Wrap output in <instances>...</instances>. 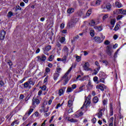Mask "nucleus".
I'll return each instance as SVG.
<instances>
[{"instance_id": "1", "label": "nucleus", "mask_w": 126, "mask_h": 126, "mask_svg": "<svg viewBox=\"0 0 126 126\" xmlns=\"http://www.w3.org/2000/svg\"><path fill=\"white\" fill-rule=\"evenodd\" d=\"M72 67H73V65L70 67L66 73L62 77L61 79L58 82V83H60L61 81H63V85H66V84H67V82H68V81L70 79V78L68 77V74H69V72L71 71Z\"/></svg>"}, {"instance_id": "2", "label": "nucleus", "mask_w": 126, "mask_h": 126, "mask_svg": "<svg viewBox=\"0 0 126 126\" xmlns=\"http://www.w3.org/2000/svg\"><path fill=\"white\" fill-rule=\"evenodd\" d=\"M90 104H91V99H90V96L89 95L86 98L85 103H84L81 109H83L84 107H85V108H88Z\"/></svg>"}, {"instance_id": "3", "label": "nucleus", "mask_w": 126, "mask_h": 126, "mask_svg": "<svg viewBox=\"0 0 126 126\" xmlns=\"http://www.w3.org/2000/svg\"><path fill=\"white\" fill-rule=\"evenodd\" d=\"M77 21H78V19L77 18H75L71 19L70 22L68 24V27H69V28H72V27H74V25H75Z\"/></svg>"}, {"instance_id": "4", "label": "nucleus", "mask_w": 126, "mask_h": 126, "mask_svg": "<svg viewBox=\"0 0 126 126\" xmlns=\"http://www.w3.org/2000/svg\"><path fill=\"white\" fill-rule=\"evenodd\" d=\"M40 104V100L38 98L33 97L32 99V105L33 108H35L36 105Z\"/></svg>"}, {"instance_id": "5", "label": "nucleus", "mask_w": 126, "mask_h": 126, "mask_svg": "<svg viewBox=\"0 0 126 126\" xmlns=\"http://www.w3.org/2000/svg\"><path fill=\"white\" fill-rule=\"evenodd\" d=\"M52 49V46L51 45H48L45 47V48H43V53L45 54V55H48L49 54H48V52L50 51Z\"/></svg>"}, {"instance_id": "6", "label": "nucleus", "mask_w": 126, "mask_h": 126, "mask_svg": "<svg viewBox=\"0 0 126 126\" xmlns=\"http://www.w3.org/2000/svg\"><path fill=\"white\" fill-rule=\"evenodd\" d=\"M114 51L112 49V48L110 47L109 46H107L106 47V53L108 56H112V54Z\"/></svg>"}, {"instance_id": "7", "label": "nucleus", "mask_w": 126, "mask_h": 126, "mask_svg": "<svg viewBox=\"0 0 126 126\" xmlns=\"http://www.w3.org/2000/svg\"><path fill=\"white\" fill-rule=\"evenodd\" d=\"M37 58L38 62H45L47 57L46 56L42 55L41 56H37Z\"/></svg>"}, {"instance_id": "8", "label": "nucleus", "mask_w": 126, "mask_h": 126, "mask_svg": "<svg viewBox=\"0 0 126 126\" xmlns=\"http://www.w3.org/2000/svg\"><path fill=\"white\" fill-rule=\"evenodd\" d=\"M96 89H100L101 91H104V89H107V87L102 84V85L96 86Z\"/></svg>"}, {"instance_id": "9", "label": "nucleus", "mask_w": 126, "mask_h": 126, "mask_svg": "<svg viewBox=\"0 0 126 126\" xmlns=\"http://www.w3.org/2000/svg\"><path fill=\"white\" fill-rule=\"evenodd\" d=\"M5 32L4 31H0V40H3L4 37H5Z\"/></svg>"}, {"instance_id": "10", "label": "nucleus", "mask_w": 126, "mask_h": 126, "mask_svg": "<svg viewBox=\"0 0 126 126\" xmlns=\"http://www.w3.org/2000/svg\"><path fill=\"white\" fill-rule=\"evenodd\" d=\"M84 68L85 70L88 71L89 70H91V68H89V63L87 62L85 63Z\"/></svg>"}, {"instance_id": "11", "label": "nucleus", "mask_w": 126, "mask_h": 126, "mask_svg": "<svg viewBox=\"0 0 126 126\" xmlns=\"http://www.w3.org/2000/svg\"><path fill=\"white\" fill-rule=\"evenodd\" d=\"M66 119L67 120V121L70 123H77L78 122V120L73 118L70 119V117H66Z\"/></svg>"}, {"instance_id": "12", "label": "nucleus", "mask_w": 126, "mask_h": 126, "mask_svg": "<svg viewBox=\"0 0 126 126\" xmlns=\"http://www.w3.org/2000/svg\"><path fill=\"white\" fill-rule=\"evenodd\" d=\"M94 40L95 41V42H96V43H102L103 42V40L101 39V38L99 36H95L94 37Z\"/></svg>"}, {"instance_id": "13", "label": "nucleus", "mask_w": 126, "mask_h": 126, "mask_svg": "<svg viewBox=\"0 0 126 126\" xmlns=\"http://www.w3.org/2000/svg\"><path fill=\"white\" fill-rule=\"evenodd\" d=\"M123 9H117L113 11V14L118 15V14H121V11Z\"/></svg>"}, {"instance_id": "14", "label": "nucleus", "mask_w": 126, "mask_h": 126, "mask_svg": "<svg viewBox=\"0 0 126 126\" xmlns=\"http://www.w3.org/2000/svg\"><path fill=\"white\" fill-rule=\"evenodd\" d=\"M65 88H63L59 90V93H58L59 96H62V95H63V94L64 93V91H65Z\"/></svg>"}, {"instance_id": "15", "label": "nucleus", "mask_w": 126, "mask_h": 126, "mask_svg": "<svg viewBox=\"0 0 126 126\" xmlns=\"http://www.w3.org/2000/svg\"><path fill=\"white\" fill-rule=\"evenodd\" d=\"M92 11V9H89V10H88L86 14V15L85 14V15L83 16V18H86L88 17V16H90Z\"/></svg>"}, {"instance_id": "16", "label": "nucleus", "mask_w": 126, "mask_h": 126, "mask_svg": "<svg viewBox=\"0 0 126 126\" xmlns=\"http://www.w3.org/2000/svg\"><path fill=\"white\" fill-rule=\"evenodd\" d=\"M103 109H100L99 111V112L96 114V116H97L98 119H100L101 117H103V112H102Z\"/></svg>"}, {"instance_id": "17", "label": "nucleus", "mask_w": 126, "mask_h": 126, "mask_svg": "<svg viewBox=\"0 0 126 126\" xmlns=\"http://www.w3.org/2000/svg\"><path fill=\"white\" fill-rule=\"evenodd\" d=\"M115 5H116V7H118V8H121L123 7V4H122V3H121L119 1H116L115 2Z\"/></svg>"}, {"instance_id": "18", "label": "nucleus", "mask_w": 126, "mask_h": 126, "mask_svg": "<svg viewBox=\"0 0 126 126\" xmlns=\"http://www.w3.org/2000/svg\"><path fill=\"white\" fill-rule=\"evenodd\" d=\"M114 115V111L113 110V104L112 103L110 105V116Z\"/></svg>"}, {"instance_id": "19", "label": "nucleus", "mask_w": 126, "mask_h": 126, "mask_svg": "<svg viewBox=\"0 0 126 126\" xmlns=\"http://www.w3.org/2000/svg\"><path fill=\"white\" fill-rule=\"evenodd\" d=\"M63 52L65 53V55H68V48L66 46H64Z\"/></svg>"}, {"instance_id": "20", "label": "nucleus", "mask_w": 126, "mask_h": 126, "mask_svg": "<svg viewBox=\"0 0 126 126\" xmlns=\"http://www.w3.org/2000/svg\"><path fill=\"white\" fill-rule=\"evenodd\" d=\"M67 12L69 14H71V13H73V12H74V8H69L67 9Z\"/></svg>"}, {"instance_id": "21", "label": "nucleus", "mask_w": 126, "mask_h": 126, "mask_svg": "<svg viewBox=\"0 0 126 126\" xmlns=\"http://www.w3.org/2000/svg\"><path fill=\"white\" fill-rule=\"evenodd\" d=\"M23 86H24V89H27L28 87H29V88H31V86H29V83H28V82H27L24 83Z\"/></svg>"}, {"instance_id": "22", "label": "nucleus", "mask_w": 126, "mask_h": 126, "mask_svg": "<svg viewBox=\"0 0 126 126\" xmlns=\"http://www.w3.org/2000/svg\"><path fill=\"white\" fill-rule=\"evenodd\" d=\"M33 111H34V109L33 108L30 109L29 111L26 113V116H28V117H29L31 115V114L32 113Z\"/></svg>"}, {"instance_id": "23", "label": "nucleus", "mask_w": 126, "mask_h": 126, "mask_svg": "<svg viewBox=\"0 0 126 126\" xmlns=\"http://www.w3.org/2000/svg\"><path fill=\"white\" fill-rule=\"evenodd\" d=\"M67 55H65L62 58V62L63 63H66V59H67Z\"/></svg>"}, {"instance_id": "24", "label": "nucleus", "mask_w": 126, "mask_h": 126, "mask_svg": "<svg viewBox=\"0 0 126 126\" xmlns=\"http://www.w3.org/2000/svg\"><path fill=\"white\" fill-rule=\"evenodd\" d=\"M73 99H70L68 101V107H71L72 106H73Z\"/></svg>"}, {"instance_id": "25", "label": "nucleus", "mask_w": 126, "mask_h": 126, "mask_svg": "<svg viewBox=\"0 0 126 126\" xmlns=\"http://www.w3.org/2000/svg\"><path fill=\"white\" fill-rule=\"evenodd\" d=\"M28 82L29 83V84H30V85H32V86L35 85V82L32 81V78L29 79Z\"/></svg>"}, {"instance_id": "26", "label": "nucleus", "mask_w": 126, "mask_h": 126, "mask_svg": "<svg viewBox=\"0 0 126 126\" xmlns=\"http://www.w3.org/2000/svg\"><path fill=\"white\" fill-rule=\"evenodd\" d=\"M56 71L57 73H61V72H62V68L61 67V66H60V65L57 66V68H56Z\"/></svg>"}, {"instance_id": "27", "label": "nucleus", "mask_w": 126, "mask_h": 126, "mask_svg": "<svg viewBox=\"0 0 126 126\" xmlns=\"http://www.w3.org/2000/svg\"><path fill=\"white\" fill-rule=\"evenodd\" d=\"M77 13L79 16H82L83 18V16L85 15L84 12H82V11H79L77 12Z\"/></svg>"}, {"instance_id": "28", "label": "nucleus", "mask_w": 126, "mask_h": 126, "mask_svg": "<svg viewBox=\"0 0 126 126\" xmlns=\"http://www.w3.org/2000/svg\"><path fill=\"white\" fill-rule=\"evenodd\" d=\"M60 76V74L59 73H55L54 74V80H57L58 77Z\"/></svg>"}, {"instance_id": "29", "label": "nucleus", "mask_w": 126, "mask_h": 126, "mask_svg": "<svg viewBox=\"0 0 126 126\" xmlns=\"http://www.w3.org/2000/svg\"><path fill=\"white\" fill-rule=\"evenodd\" d=\"M93 101L94 104H96V103H98V101H99V99L98 98V97L94 96L93 98Z\"/></svg>"}, {"instance_id": "30", "label": "nucleus", "mask_w": 126, "mask_h": 126, "mask_svg": "<svg viewBox=\"0 0 126 126\" xmlns=\"http://www.w3.org/2000/svg\"><path fill=\"white\" fill-rule=\"evenodd\" d=\"M42 110L43 111L44 113H47L48 111H49V107H47L46 108H45V107L42 106Z\"/></svg>"}, {"instance_id": "31", "label": "nucleus", "mask_w": 126, "mask_h": 126, "mask_svg": "<svg viewBox=\"0 0 126 126\" xmlns=\"http://www.w3.org/2000/svg\"><path fill=\"white\" fill-rule=\"evenodd\" d=\"M106 7L108 10H111V8H112V5L110 3H107L106 5Z\"/></svg>"}, {"instance_id": "32", "label": "nucleus", "mask_w": 126, "mask_h": 126, "mask_svg": "<svg viewBox=\"0 0 126 126\" xmlns=\"http://www.w3.org/2000/svg\"><path fill=\"white\" fill-rule=\"evenodd\" d=\"M94 29H96V30H98V31H102L103 30V29H102L101 26H95L94 27Z\"/></svg>"}, {"instance_id": "33", "label": "nucleus", "mask_w": 126, "mask_h": 126, "mask_svg": "<svg viewBox=\"0 0 126 126\" xmlns=\"http://www.w3.org/2000/svg\"><path fill=\"white\" fill-rule=\"evenodd\" d=\"M89 25H91V26H95V25H96V23L93 20L89 23Z\"/></svg>"}, {"instance_id": "34", "label": "nucleus", "mask_w": 126, "mask_h": 126, "mask_svg": "<svg viewBox=\"0 0 126 126\" xmlns=\"http://www.w3.org/2000/svg\"><path fill=\"white\" fill-rule=\"evenodd\" d=\"M11 16H13V13L12 11H9L7 14L8 18H10Z\"/></svg>"}, {"instance_id": "35", "label": "nucleus", "mask_w": 126, "mask_h": 126, "mask_svg": "<svg viewBox=\"0 0 126 126\" xmlns=\"http://www.w3.org/2000/svg\"><path fill=\"white\" fill-rule=\"evenodd\" d=\"M116 23V20L115 19H111L110 21V24L112 26V27H114L115 26V24Z\"/></svg>"}, {"instance_id": "36", "label": "nucleus", "mask_w": 126, "mask_h": 126, "mask_svg": "<svg viewBox=\"0 0 126 126\" xmlns=\"http://www.w3.org/2000/svg\"><path fill=\"white\" fill-rule=\"evenodd\" d=\"M72 91H73V90L71 87H68L66 90V93H69L70 92H72Z\"/></svg>"}, {"instance_id": "37", "label": "nucleus", "mask_w": 126, "mask_h": 126, "mask_svg": "<svg viewBox=\"0 0 126 126\" xmlns=\"http://www.w3.org/2000/svg\"><path fill=\"white\" fill-rule=\"evenodd\" d=\"M102 1L101 0H97L95 1V5L96 6H98V5H100L101 4V2Z\"/></svg>"}, {"instance_id": "38", "label": "nucleus", "mask_w": 126, "mask_h": 126, "mask_svg": "<svg viewBox=\"0 0 126 126\" xmlns=\"http://www.w3.org/2000/svg\"><path fill=\"white\" fill-rule=\"evenodd\" d=\"M108 17H109V14H106L105 15H104L103 17H102V20L105 21L106 20V19H107V18H108Z\"/></svg>"}, {"instance_id": "39", "label": "nucleus", "mask_w": 126, "mask_h": 126, "mask_svg": "<svg viewBox=\"0 0 126 126\" xmlns=\"http://www.w3.org/2000/svg\"><path fill=\"white\" fill-rule=\"evenodd\" d=\"M40 88L43 91H46L47 90V86H46L45 85L42 86L40 87Z\"/></svg>"}, {"instance_id": "40", "label": "nucleus", "mask_w": 126, "mask_h": 126, "mask_svg": "<svg viewBox=\"0 0 126 126\" xmlns=\"http://www.w3.org/2000/svg\"><path fill=\"white\" fill-rule=\"evenodd\" d=\"M120 28V25H116L114 28L115 31H118V30Z\"/></svg>"}, {"instance_id": "41", "label": "nucleus", "mask_w": 126, "mask_h": 126, "mask_svg": "<svg viewBox=\"0 0 126 126\" xmlns=\"http://www.w3.org/2000/svg\"><path fill=\"white\" fill-rule=\"evenodd\" d=\"M77 62H80L81 61V57L77 56L76 57Z\"/></svg>"}, {"instance_id": "42", "label": "nucleus", "mask_w": 126, "mask_h": 126, "mask_svg": "<svg viewBox=\"0 0 126 126\" xmlns=\"http://www.w3.org/2000/svg\"><path fill=\"white\" fill-rule=\"evenodd\" d=\"M64 41H65V38L64 37H62L60 39L61 43H64Z\"/></svg>"}, {"instance_id": "43", "label": "nucleus", "mask_w": 126, "mask_h": 126, "mask_svg": "<svg viewBox=\"0 0 126 126\" xmlns=\"http://www.w3.org/2000/svg\"><path fill=\"white\" fill-rule=\"evenodd\" d=\"M123 17H124V16H123L122 15H119L117 16V20H120V19H122V18H123Z\"/></svg>"}, {"instance_id": "44", "label": "nucleus", "mask_w": 126, "mask_h": 126, "mask_svg": "<svg viewBox=\"0 0 126 126\" xmlns=\"http://www.w3.org/2000/svg\"><path fill=\"white\" fill-rule=\"evenodd\" d=\"M94 34H95V32H94V31L91 30L90 32L91 36H92V37H94Z\"/></svg>"}, {"instance_id": "45", "label": "nucleus", "mask_w": 126, "mask_h": 126, "mask_svg": "<svg viewBox=\"0 0 126 126\" xmlns=\"http://www.w3.org/2000/svg\"><path fill=\"white\" fill-rule=\"evenodd\" d=\"M49 61L50 62H52V61H53V60H54V55H51L49 59H48Z\"/></svg>"}, {"instance_id": "46", "label": "nucleus", "mask_w": 126, "mask_h": 126, "mask_svg": "<svg viewBox=\"0 0 126 126\" xmlns=\"http://www.w3.org/2000/svg\"><path fill=\"white\" fill-rule=\"evenodd\" d=\"M17 10H21V7H20V6L18 5L16 6L15 11H17Z\"/></svg>"}, {"instance_id": "47", "label": "nucleus", "mask_w": 126, "mask_h": 126, "mask_svg": "<svg viewBox=\"0 0 126 126\" xmlns=\"http://www.w3.org/2000/svg\"><path fill=\"white\" fill-rule=\"evenodd\" d=\"M91 5H92L93 6H96V1H93L91 2Z\"/></svg>"}, {"instance_id": "48", "label": "nucleus", "mask_w": 126, "mask_h": 126, "mask_svg": "<svg viewBox=\"0 0 126 126\" xmlns=\"http://www.w3.org/2000/svg\"><path fill=\"white\" fill-rule=\"evenodd\" d=\"M121 14L126 15V10H124L123 9H122V10L121 11Z\"/></svg>"}, {"instance_id": "49", "label": "nucleus", "mask_w": 126, "mask_h": 126, "mask_svg": "<svg viewBox=\"0 0 126 126\" xmlns=\"http://www.w3.org/2000/svg\"><path fill=\"white\" fill-rule=\"evenodd\" d=\"M48 78H49V76H47L44 79L43 82L44 83H46L48 81Z\"/></svg>"}, {"instance_id": "50", "label": "nucleus", "mask_w": 126, "mask_h": 126, "mask_svg": "<svg viewBox=\"0 0 126 126\" xmlns=\"http://www.w3.org/2000/svg\"><path fill=\"white\" fill-rule=\"evenodd\" d=\"M84 85H82L80 88H79V92H81V91H83V87H84Z\"/></svg>"}, {"instance_id": "51", "label": "nucleus", "mask_w": 126, "mask_h": 126, "mask_svg": "<svg viewBox=\"0 0 126 126\" xmlns=\"http://www.w3.org/2000/svg\"><path fill=\"white\" fill-rule=\"evenodd\" d=\"M93 80L94 82H97V81H98V77L95 76L94 77Z\"/></svg>"}, {"instance_id": "52", "label": "nucleus", "mask_w": 126, "mask_h": 126, "mask_svg": "<svg viewBox=\"0 0 126 126\" xmlns=\"http://www.w3.org/2000/svg\"><path fill=\"white\" fill-rule=\"evenodd\" d=\"M56 45L58 48H60L59 50L61 51V50H62V48H61L62 45H61L60 43H57Z\"/></svg>"}, {"instance_id": "53", "label": "nucleus", "mask_w": 126, "mask_h": 126, "mask_svg": "<svg viewBox=\"0 0 126 126\" xmlns=\"http://www.w3.org/2000/svg\"><path fill=\"white\" fill-rule=\"evenodd\" d=\"M24 98V94H20V97H19L20 100H23Z\"/></svg>"}, {"instance_id": "54", "label": "nucleus", "mask_w": 126, "mask_h": 126, "mask_svg": "<svg viewBox=\"0 0 126 126\" xmlns=\"http://www.w3.org/2000/svg\"><path fill=\"white\" fill-rule=\"evenodd\" d=\"M72 89L73 90H74V89H75L76 88V84H73L71 86V87Z\"/></svg>"}, {"instance_id": "55", "label": "nucleus", "mask_w": 126, "mask_h": 126, "mask_svg": "<svg viewBox=\"0 0 126 126\" xmlns=\"http://www.w3.org/2000/svg\"><path fill=\"white\" fill-rule=\"evenodd\" d=\"M102 63H104V64L105 65H108V61H107L106 60H103Z\"/></svg>"}, {"instance_id": "56", "label": "nucleus", "mask_w": 126, "mask_h": 126, "mask_svg": "<svg viewBox=\"0 0 126 126\" xmlns=\"http://www.w3.org/2000/svg\"><path fill=\"white\" fill-rule=\"evenodd\" d=\"M45 71L47 73L50 72V71H51V69H50L49 67H46Z\"/></svg>"}, {"instance_id": "57", "label": "nucleus", "mask_w": 126, "mask_h": 126, "mask_svg": "<svg viewBox=\"0 0 126 126\" xmlns=\"http://www.w3.org/2000/svg\"><path fill=\"white\" fill-rule=\"evenodd\" d=\"M77 114H79V116H80V117H81V116H83V112H77Z\"/></svg>"}, {"instance_id": "58", "label": "nucleus", "mask_w": 126, "mask_h": 126, "mask_svg": "<svg viewBox=\"0 0 126 126\" xmlns=\"http://www.w3.org/2000/svg\"><path fill=\"white\" fill-rule=\"evenodd\" d=\"M60 28H61V29H63V28H64V24H61L60 25Z\"/></svg>"}, {"instance_id": "59", "label": "nucleus", "mask_w": 126, "mask_h": 126, "mask_svg": "<svg viewBox=\"0 0 126 126\" xmlns=\"http://www.w3.org/2000/svg\"><path fill=\"white\" fill-rule=\"evenodd\" d=\"M73 112V110H72V108H70L68 110V114H70V113H72Z\"/></svg>"}, {"instance_id": "60", "label": "nucleus", "mask_w": 126, "mask_h": 126, "mask_svg": "<svg viewBox=\"0 0 126 126\" xmlns=\"http://www.w3.org/2000/svg\"><path fill=\"white\" fill-rule=\"evenodd\" d=\"M102 103L103 105H107V99H104Z\"/></svg>"}, {"instance_id": "61", "label": "nucleus", "mask_w": 126, "mask_h": 126, "mask_svg": "<svg viewBox=\"0 0 126 126\" xmlns=\"http://www.w3.org/2000/svg\"><path fill=\"white\" fill-rule=\"evenodd\" d=\"M7 63L10 66L12 65V62L11 61H9V62H7Z\"/></svg>"}, {"instance_id": "62", "label": "nucleus", "mask_w": 126, "mask_h": 126, "mask_svg": "<svg viewBox=\"0 0 126 126\" xmlns=\"http://www.w3.org/2000/svg\"><path fill=\"white\" fill-rule=\"evenodd\" d=\"M109 122L113 124V122H114V117L110 118V119H109Z\"/></svg>"}, {"instance_id": "63", "label": "nucleus", "mask_w": 126, "mask_h": 126, "mask_svg": "<svg viewBox=\"0 0 126 126\" xmlns=\"http://www.w3.org/2000/svg\"><path fill=\"white\" fill-rule=\"evenodd\" d=\"M105 45H109L110 44V41L109 40H107L104 42Z\"/></svg>"}, {"instance_id": "64", "label": "nucleus", "mask_w": 126, "mask_h": 126, "mask_svg": "<svg viewBox=\"0 0 126 126\" xmlns=\"http://www.w3.org/2000/svg\"><path fill=\"white\" fill-rule=\"evenodd\" d=\"M92 122H93V124H95L96 123V118H94L92 120Z\"/></svg>"}]
</instances>
